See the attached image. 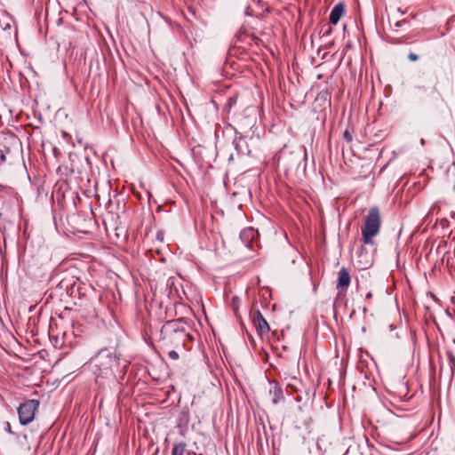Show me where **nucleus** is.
<instances>
[{
	"mask_svg": "<svg viewBox=\"0 0 455 455\" xmlns=\"http://www.w3.org/2000/svg\"><path fill=\"white\" fill-rule=\"evenodd\" d=\"M87 363L94 375L96 384L104 387L105 381H116V372L125 374L130 362L123 358L116 349L103 348L92 356Z\"/></svg>",
	"mask_w": 455,
	"mask_h": 455,
	"instance_id": "f257e3e1",
	"label": "nucleus"
},
{
	"mask_svg": "<svg viewBox=\"0 0 455 455\" xmlns=\"http://www.w3.org/2000/svg\"><path fill=\"white\" fill-rule=\"evenodd\" d=\"M381 224L379 211L377 207L369 210L362 227V240L364 244L374 245L373 236L379 232Z\"/></svg>",
	"mask_w": 455,
	"mask_h": 455,
	"instance_id": "f03ea898",
	"label": "nucleus"
},
{
	"mask_svg": "<svg viewBox=\"0 0 455 455\" xmlns=\"http://www.w3.org/2000/svg\"><path fill=\"white\" fill-rule=\"evenodd\" d=\"M39 401L36 399H28L20 403L18 407V415L20 425L26 426L31 423L38 411Z\"/></svg>",
	"mask_w": 455,
	"mask_h": 455,
	"instance_id": "7ed1b4c3",
	"label": "nucleus"
},
{
	"mask_svg": "<svg viewBox=\"0 0 455 455\" xmlns=\"http://www.w3.org/2000/svg\"><path fill=\"white\" fill-rule=\"evenodd\" d=\"M281 157L284 161L287 170L298 169L300 162L307 160V150L304 148H299L288 155L285 151H283Z\"/></svg>",
	"mask_w": 455,
	"mask_h": 455,
	"instance_id": "20e7f679",
	"label": "nucleus"
},
{
	"mask_svg": "<svg viewBox=\"0 0 455 455\" xmlns=\"http://www.w3.org/2000/svg\"><path fill=\"white\" fill-rule=\"evenodd\" d=\"M187 323L182 319L172 320L166 323L164 328L167 331L172 332L175 337V339H181L185 341V338H188L189 339H193L191 334L187 332L186 331Z\"/></svg>",
	"mask_w": 455,
	"mask_h": 455,
	"instance_id": "39448f33",
	"label": "nucleus"
},
{
	"mask_svg": "<svg viewBox=\"0 0 455 455\" xmlns=\"http://www.w3.org/2000/svg\"><path fill=\"white\" fill-rule=\"evenodd\" d=\"M236 135L233 140V145L238 155L250 156L251 149L248 144V136L236 132Z\"/></svg>",
	"mask_w": 455,
	"mask_h": 455,
	"instance_id": "423d86ee",
	"label": "nucleus"
},
{
	"mask_svg": "<svg viewBox=\"0 0 455 455\" xmlns=\"http://www.w3.org/2000/svg\"><path fill=\"white\" fill-rule=\"evenodd\" d=\"M447 358V363L444 364L441 363L440 365V375H446L451 380L453 377L454 369H455V355L451 351H446L445 353Z\"/></svg>",
	"mask_w": 455,
	"mask_h": 455,
	"instance_id": "0eeeda50",
	"label": "nucleus"
},
{
	"mask_svg": "<svg viewBox=\"0 0 455 455\" xmlns=\"http://www.w3.org/2000/svg\"><path fill=\"white\" fill-rule=\"evenodd\" d=\"M252 322L260 335L267 334L270 331V327L267 320L264 318L259 310H257L252 315Z\"/></svg>",
	"mask_w": 455,
	"mask_h": 455,
	"instance_id": "6e6552de",
	"label": "nucleus"
},
{
	"mask_svg": "<svg viewBox=\"0 0 455 455\" xmlns=\"http://www.w3.org/2000/svg\"><path fill=\"white\" fill-rule=\"evenodd\" d=\"M257 236V231L253 228H247L240 232L241 242L248 248L252 249L253 241Z\"/></svg>",
	"mask_w": 455,
	"mask_h": 455,
	"instance_id": "1a4fd4ad",
	"label": "nucleus"
},
{
	"mask_svg": "<svg viewBox=\"0 0 455 455\" xmlns=\"http://www.w3.org/2000/svg\"><path fill=\"white\" fill-rule=\"evenodd\" d=\"M351 277L346 267H341L338 273L337 289L347 288L350 284Z\"/></svg>",
	"mask_w": 455,
	"mask_h": 455,
	"instance_id": "9d476101",
	"label": "nucleus"
},
{
	"mask_svg": "<svg viewBox=\"0 0 455 455\" xmlns=\"http://www.w3.org/2000/svg\"><path fill=\"white\" fill-rule=\"evenodd\" d=\"M344 12H345V4L343 3L337 4L331 11L330 17H329L330 22L333 25L338 24L340 18L344 14Z\"/></svg>",
	"mask_w": 455,
	"mask_h": 455,
	"instance_id": "9b49d317",
	"label": "nucleus"
},
{
	"mask_svg": "<svg viewBox=\"0 0 455 455\" xmlns=\"http://www.w3.org/2000/svg\"><path fill=\"white\" fill-rule=\"evenodd\" d=\"M190 455V451L187 449L184 442L175 443L172 451V455Z\"/></svg>",
	"mask_w": 455,
	"mask_h": 455,
	"instance_id": "f8f14e48",
	"label": "nucleus"
},
{
	"mask_svg": "<svg viewBox=\"0 0 455 455\" xmlns=\"http://www.w3.org/2000/svg\"><path fill=\"white\" fill-rule=\"evenodd\" d=\"M241 304V299L237 296L232 298L230 307L236 317H239L238 310Z\"/></svg>",
	"mask_w": 455,
	"mask_h": 455,
	"instance_id": "ddd939ff",
	"label": "nucleus"
},
{
	"mask_svg": "<svg viewBox=\"0 0 455 455\" xmlns=\"http://www.w3.org/2000/svg\"><path fill=\"white\" fill-rule=\"evenodd\" d=\"M180 424H185L187 425L189 421V412L188 410H183L180 413Z\"/></svg>",
	"mask_w": 455,
	"mask_h": 455,
	"instance_id": "4468645a",
	"label": "nucleus"
},
{
	"mask_svg": "<svg viewBox=\"0 0 455 455\" xmlns=\"http://www.w3.org/2000/svg\"><path fill=\"white\" fill-rule=\"evenodd\" d=\"M283 392L281 388H275L274 398L272 399L273 403L276 404L281 399H283Z\"/></svg>",
	"mask_w": 455,
	"mask_h": 455,
	"instance_id": "2eb2a0df",
	"label": "nucleus"
},
{
	"mask_svg": "<svg viewBox=\"0 0 455 455\" xmlns=\"http://www.w3.org/2000/svg\"><path fill=\"white\" fill-rule=\"evenodd\" d=\"M76 292H77L79 297L84 295V293L82 292V291H81V287L79 285L76 286V283H74V285L71 287L70 295L71 296H76Z\"/></svg>",
	"mask_w": 455,
	"mask_h": 455,
	"instance_id": "dca6fc26",
	"label": "nucleus"
},
{
	"mask_svg": "<svg viewBox=\"0 0 455 455\" xmlns=\"http://www.w3.org/2000/svg\"><path fill=\"white\" fill-rule=\"evenodd\" d=\"M236 104V97H229L227 102V107L231 108Z\"/></svg>",
	"mask_w": 455,
	"mask_h": 455,
	"instance_id": "f3484780",
	"label": "nucleus"
},
{
	"mask_svg": "<svg viewBox=\"0 0 455 455\" xmlns=\"http://www.w3.org/2000/svg\"><path fill=\"white\" fill-rule=\"evenodd\" d=\"M343 137L347 142H351L353 140V136L347 129L344 132Z\"/></svg>",
	"mask_w": 455,
	"mask_h": 455,
	"instance_id": "a211bd4d",
	"label": "nucleus"
},
{
	"mask_svg": "<svg viewBox=\"0 0 455 455\" xmlns=\"http://www.w3.org/2000/svg\"><path fill=\"white\" fill-rule=\"evenodd\" d=\"M168 356L172 360H178L179 359V354L175 350H172L168 353Z\"/></svg>",
	"mask_w": 455,
	"mask_h": 455,
	"instance_id": "6ab92c4d",
	"label": "nucleus"
},
{
	"mask_svg": "<svg viewBox=\"0 0 455 455\" xmlns=\"http://www.w3.org/2000/svg\"><path fill=\"white\" fill-rule=\"evenodd\" d=\"M408 59L411 61H416L419 60V56L416 54V53H413V52H410L408 54Z\"/></svg>",
	"mask_w": 455,
	"mask_h": 455,
	"instance_id": "aec40b11",
	"label": "nucleus"
},
{
	"mask_svg": "<svg viewBox=\"0 0 455 455\" xmlns=\"http://www.w3.org/2000/svg\"><path fill=\"white\" fill-rule=\"evenodd\" d=\"M4 429H5V431H6V432H8L9 434H12V435H16V433H14V432L12 430L11 424H10L9 422H6Z\"/></svg>",
	"mask_w": 455,
	"mask_h": 455,
	"instance_id": "412c9836",
	"label": "nucleus"
},
{
	"mask_svg": "<svg viewBox=\"0 0 455 455\" xmlns=\"http://www.w3.org/2000/svg\"><path fill=\"white\" fill-rule=\"evenodd\" d=\"M156 239L159 240V241H163L164 240V233L162 231H158L157 232Z\"/></svg>",
	"mask_w": 455,
	"mask_h": 455,
	"instance_id": "4be33fe9",
	"label": "nucleus"
},
{
	"mask_svg": "<svg viewBox=\"0 0 455 455\" xmlns=\"http://www.w3.org/2000/svg\"><path fill=\"white\" fill-rule=\"evenodd\" d=\"M388 328H389V330L392 331H394V330H395V329H396V325H395V324L391 323V324H389Z\"/></svg>",
	"mask_w": 455,
	"mask_h": 455,
	"instance_id": "5701e85b",
	"label": "nucleus"
},
{
	"mask_svg": "<svg viewBox=\"0 0 455 455\" xmlns=\"http://www.w3.org/2000/svg\"><path fill=\"white\" fill-rule=\"evenodd\" d=\"M371 297H372L371 292H368V293L366 294V299H371Z\"/></svg>",
	"mask_w": 455,
	"mask_h": 455,
	"instance_id": "b1692460",
	"label": "nucleus"
},
{
	"mask_svg": "<svg viewBox=\"0 0 455 455\" xmlns=\"http://www.w3.org/2000/svg\"><path fill=\"white\" fill-rule=\"evenodd\" d=\"M416 88H417V89H419V90H425V87H424V86H417Z\"/></svg>",
	"mask_w": 455,
	"mask_h": 455,
	"instance_id": "393cba45",
	"label": "nucleus"
},
{
	"mask_svg": "<svg viewBox=\"0 0 455 455\" xmlns=\"http://www.w3.org/2000/svg\"><path fill=\"white\" fill-rule=\"evenodd\" d=\"M420 143H421V145H424L425 140L423 139H421Z\"/></svg>",
	"mask_w": 455,
	"mask_h": 455,
	"instance_id": "a878e982",
	"label": "nucleus"
}]
</instances>
